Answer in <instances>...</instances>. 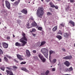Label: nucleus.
<instances>
[{
	"instance_id": "obj_1",
	"label": "nucleus",
	"mask_w": 75,
	"mask_h": 75,
	"mask_svg": "<svg viewBox=\"0 0 75 75\" xmlns=\"http://www.w3.org/2000/svg\"><path fill=\"white\" fill-rule=\"evenodd\" d=\"M23 37L20 40V42H22V46H24L26 44H27V39L25 37V34L23 33H22Z\"/></svg>"
},
{
	"instance_id": "obj_2",
	"label": "nucleus",
	"mask_w": 75,
	"mask_h": 75,
	"mask_svg": "<svg viewBox=\"0 0 75 75\" xmlns=\"http://www.w3.org/2000/svg\"><path fill=\"white\" fill-rule=\"evenodd\" d=\"M44 12H43V8H39L37 12V18L38 20L40 19V18L42 17V16L43 15Z\"/></svg>"
},
{
	"instance_id": "obj_3",
	"label": "nucleus",
	"mask_w": 75,
	"mask_h": 75,
	"mask_svg": "<svg viewBox=\"0 0 75 75\" xmlns=\"http://www.w3.org/2000/svg\"><path fill=\"white\" fill-rule=\"evenodd\" d=\"M40 52L43 54L45 57L47 58L48 55V50L46 48H42L40 50Z\"/></svg>"
},
{
	"instance_id": "obj_4",
	"label": "nucleus",
	"mask_w": 75,
	"mask_h": 75,
	"mask_svg": "<svg viewBox=\"0 0 75 75\" xmlns=\"http://www.w3.org/2000/svg\"><path fill=\"white\" fill-rule=\"evenodd\" d=\"M38 56L39 57H40V58L42 61V62H45V61H46V59L44 57L42 54H39L38 55Z\"/></svg>"
},
{
	"instance_id": "obj_5",
	"label": "nucleus",
	"mask_w": 75,
	"mask_h": 75,
	"mask_svg": "<svg viewBox=\"0 0 75 75\" xmlns=\"http://www.w3.org/2000/svg\"><path fill=\"white\" fill-rule=\"evenodd\" d=\"M5 4L6 6L8 8L10 9V2L8 1H5Z\"/></svg>"
},
{
	"instance_id": "obj_6",
	"label": "nucleus",
	"mask_w": 75,
	"mask_h": 75,
	"mask_svg": "<svg viewBox=\"0 0 75 75\" xmlns=\"http://www.w3.org/2000/svg\"><path fill=\"white\" fill-rule=\"evenodd\" d=\"M2 46L4 48H7L8 44L5 42H4L2 43Z\"/></svg>"
},
{
	"instance_id": "obj_7",
	"label": "nucleus",
	"mask_w": 75,
	"mask_h": 75,
	"mask_svg": "<svg viewBox=\"0 0 75 75\" xmlns=\"http://www.w3.org/2000/svg\"><path fill=\"white\" fill-rule=\"evenodd\" d=\"M72 56H66L63 57L64 59H72Z\"/></svg>"
},
{
	"instance_id": "obj_8",
	"label": "nucleus",
	"mask_w": 75,
	"mask_h": 75,
	"mask_svg": "<svg viewBox=\"0 0 75 75\" xmlns=\"http://www.w3.org/2000/svg\"><path fill=\"white\" fill-rule=\"evenodd\" d=\"M26 55L28 57H30L31 55V54H30V52L28 50H26Z\"/></svg>"
},
{
	"instance_id": "obj_9",
	"label": "nucleus",
	"mask_w": 75,
	"mask_h": 75,
	"mask_svg": "<svg viewBox=\"0 0 75 75\" xmlns=\"http://www.w3.org/2000/svg\"><path fill=\"white\" fill-rule=\"evenodd\" d=\"M17 58L19 59L20 60H23V58H22V57L19 54H17Z\"/></svg>"
},
{
	"instance_id": "obj_10",
	"label": "nucleus",
	"mask_w": 75,
	"mask_h": 75,
	"mask_svg": "<svg viewBox=\"0 0 75 75\" xmlns=\"http://www.w3.org/2000/svg\"><path fill=\"white\" fill-rule=\"evenodd\" d=\"M21 69L22 71H25V72H29V71L27 70V69H26V68L25 67H22L21 68Z\"/></svg>"
},
{
	"instance_id": "obj_11",
	"label": "nucleus",
	"mask_w": 75,
	"mask_h": 75,
	"mask_svg": "<svg viewBox=\"0 0 75 75\" xmlns=\"http://www.w3.org/2000/svg\"><path fill=\"white\" fill-rule=\"evenodd\" d=\"M64 64L66 65L67 67H69L70 65L69 62H68V61H66L64 62Z\"/></svg>"
},
{
	"instance_id": "obj_12",
	"label": "nucleus",
	"mask_w": 75,
	"mask_h": 75,
	"mask_svg": "<svg viewBox=\"0 0 75 75\" xmlns=\"http://www.w3.org/2000/svg\"><path fill=\"white\" fill-rule=\"evenodd\" d=\"M32 27H34L35 26H37V23H35V22H33L32 23V24H31Z\"/></svg>"
},
{
	"instance_id": "obj_13",
	"label": "nucleus",
	"mask_w": 75,
	"mask_h": 75,
	"mask_svg": "<svg viewBox=\"0 0 75 75\" xmlns=\"http://www.w3.org/2000/svg\"><path fill=\"white\" fill-rule=\"evenodd\" d=\"M49 52H50L49 58H50V57H51V54H52V53H53V54H55V52L52 50L50 51Z\"/></svg>"
},
{
	"instance_id": "obj_14",
	"label": "nucleus",
	"mask_w": 75,
	"mask_h": 75,
	"mask_svg": "<svg viewBox=\"0 0 75 75\" xmlns=\"http://www.w3.org/2000/svg\"><path fill=\"white\" fill-rule=\"evenodd\" d=\"M69 23L71 24V25H73V26L74 27V26H75V23L74 22H73L72 21H69Z\"/></svg>"
},
{
	"instance_id": "obj_15",
	"label": "nucleus",
	"mask_w": 75,
	"mask_h": 75,
	"mask_svg": "<svg viewBox=\"0 0 75 75\" xmlns=\"http://www.w3.org/2000/svg\"><path fill=\"white\" fill-rule=\"evenodd\" d=\"M46 43V42L45 41L42 42L41 43L40 45L39 46V47H41V46H42V45H44V44H45Z\"/></svg>"
},
{
	"instance_id": "obj_16",
	"label": "nucleus",
	"mask_w": 75,
	"mask_h": 75,
	"mask_svg": "<svg viewBox=\"0 0 75 75\" xmlns=\"http://www.w3.org/2000/svg\"><path fill=\"white\" fill-rule=\"evenodd\" d=\"M21 12L24 14H26L27 13V11L25 9H23L22 11Z\"/></svg>"
},
{
	"instance_id": "obj_17",
	"label": "nucleus",
	"mask_w": 75,
	"mask_h": 75,
	"mask_svg": "<svg viewBox=\"0 0 75 75\" xmlns=\"http://www.w3.org/2000/svg\"><path fill=\"white\" fill-rule=\"evenodd\" d=\"M56 37L58 38L59 40H61V39H62V37L60 35H57L56 36Z\"/></svg>"
},
{
	"instance_id": "obj_18",
	"label": "nucleus",
	"mask_w": 75,
	"mask_h": 75,
	"mask_svg": "<svg viewBox=\"0 0 75 75\" xmlns=\"http://www.w3.org/2000/svg\"><path fill=\"white\" fill-rule=\"evenodd\" d=\"M15 45L16 46H18V47L21 46V44L18 43V42H16V43Z\"/></svg>"
},
{
	"instance_id": "obj_19",
	"label": "nucleus",
	"mask_w": 75,
	"mask_h": 75,
	"mask_svg": "<svg viewBox=\"0 0 75 75\" xmlns=\"http://www.w3.org/2000/svg\"><path fill=\"white\" fill-rule=\"evenodd\" d=\"M57 30V26H55L53 29V30L54 31H55Z\"/></svg>"
},
{
	"instance_id": "obj_20",
	"label": "nucleus",
	"mask_w": 75,
	"mask_h": 75,
	"mask_svg": "<svg viewBox=\"0 0 75 75\" xmlns=\"http://www.w3.org/2000/svg\"><path fill=\"white\" fill-rule=\"evenodd\" d=\"M50 5H51V7H52L53 8H54L55 7V5L53 4L51 2L50 3Z\"/></svg>"
},
{
	"instance_id": "obj_21",
	"label": "nucleus",
	"mask_w": 75,
	"mask_h": 75,
	"mask_svg": "<svg viewBox=\"0 0 75 75\" xmlns=\"http://www.w3.org/2000/svg\"><path fill=\"white\" fill-rule=\"evenodd\" d=\"M4 59L5 61L6 62H8V59H7L6 57H4Z\"/></svg>"
},
{
	"instance_id": "obj_22",
	"label": "nucleus",
	"mask_w": 75,
	"mask_h": 75,
	"mask_svg": "<svg viewBox=\"0 0 75 75\" xmlns=\"http://www.w3.org/2000/svg\"><path fill=\"white\" fill-rule=\"evenodd\" d=\"M13 67L14 71H16V69H18V67L16 66H13Z\"/></svg>"
},
{
	"instance_id": "obj_23",
	"label": "nucleus",
	"mask_w": 75,
	"mask_h": 75,
	"mask_svg": "<svg viewBox=\"0 0 75 75\" xmlns=\"http://www.w3.org/2000/svg\"><path fill=\"white\" fill-rule=\"evenodd\" d=\"M36 31V30L34 28L32 30V31H30V32L31 33H33V32H35Z\"/></svg>"
},
{
	"instance_id": "obj_24",
	"label": "nucleus",
	"mask_w": 75,
	"mask_h": 75,
	"mask_svg": "<svg viewBox=\"0 0 75 75\" xmlns=\"http://www.w3.org/2000/svg\"><path fill=\"white\" fill-rule=\"evenodd\" d=\"M64 35L65 37H68V36L69 35V34L67 33H66L64 34Z\"/></svg>"
},
{
	"instance_id": "obj_25",
	"label": "nucleus",
	"mask_w": 75,
	"mask_h": 75,
	"mask_svg": "<svg viewBox=\"0 0 75 75\" xmlns=\"http://www.w3.org/2000/svg\"><path fill=\"white\" fill-rule=\"evenodd\" d=\"M64 25H65V23H61L59 27H60L61 26H62V27H64Z\"/></svg>"
},
{
	"instance_id": "obj_26",
	"label": "nucleus",
	"mask_w": 75,
	"mask_h": 75,
	"mask_svg": "<svg viewBox=\"0 0 75 75\" xmlns=\"http://www.w3.org/2000/svg\"><path fill=\"white\" fill-rule=\"evenodd\" d=\"M20 0H18L17 1H16L15 2V4H18V3H20Z\"/></svg>"
},
{
	"instance_id": "obj_27",
	"label": "nucleus",
	"mask_w": 75,
	"mask_h": 75,
	"mask_svg": "<svg viewBox=\"0 0 75 75\" xmlns=\"http://www.w3.org/2000/svg\"><path fill=\"white\" fill-rule=\"evenodd\" d=\"M3 54V52L0 49V55Z\"/></svg>"
},
{
	"instance_id": "obj_28",
	"label": "nucleus",
	"mask_w": 75,
	"mask_h": 75,
	"mask_svg": "<svg viewBox=\"0 0 75 75\" xmlns=\"http://www.w3.org/2000/svg\"><path fill=\"white\" fill-rule=\"evenodd\" d=\"M42 29V27H39L38 28V30H40V31H41Z\"/></svg>"
},
{
	"instance_id": "obj_29",
	"label": "nucleus",
	"mask_w": 75,
	"mask_h": 75,
	"mask_svg": "<svg viewBox=\"0 0 75 75\" xmlns=\"http://www.w3.org/2000/svg\"><path fill=\"white\" fill-rule=\"evenodd\" d=\"M50 71L49 70H47L45 72V74L46 75H48Z\"/></svg>"
},
{
	"instance_id": "obj_30",
	"label": "nucleus",
	"mask_w": 75,
	"mask_h": 75,
	"mask_svg": "<svg viewBox=\"0 0 75 75\" xmlns=\"http://www.w3.org/2000/svg\"><path fill=\"white\" fill-rule=\"evenodd\" d=\"M27 25V27L28 28H30L31 27H29V26H30V25L29 24V23H28L26 24Z\"/></svg>"
},
{
	"instance_id": "obj_31",
	"label": "nucleus",
	"mask_w": 75,
	"mask_h": 75,
	"mask_svg": "<svg viewBox=\"0 0 75 75\" xmlns=\"http://www.w3.org/2000/svg\"><path fill=\"white\" fill-rule=\"evenodd\" d=\"M1 69L4 71V69H5V67H1Z\"/></svg>"
},
{
	"instance_id": "obj_32",
	"label": "nucleus",
	"mask_w": 75,
	"mask_h": 75,
	"mask_svg": "<svg viewBox=\"0 0 75 75\" xmlns=\"http://www.w3.org/2000/svg\"><path fill=\"white\" fill-rule=\"evenodd\" d=\"M57 61L56 59H54L53 60L52 62L53 63H55Z\"/></svg>"
},
{
	"instance_id": "obj_33",
	"label": "nucleus",
	"mask_w": 75,
	"mask_h": 75,
	"mask_svg": "<svg viewBox=\"0 0 75 75\" xmlns=\"http://www.w3.org/2000/svg\"><path fill=\"white\" fill-rule=\"evenodd\" d=\"M34 59H35V60H39V59H38V58L37 57H34Z\"/></svg>"
},
{
	"instance_id": "obj_34",
	"label": "nucleus",
	"mask_w": 75,
	"mask_h": 75,
	"mask_svg": "<svg viewBox=\"0 0 75 75\" xmlns=\"http://www.w3.org/2000/svg\"><path fill=\"white\" fill-rule=\"evenodd\" d=\"M26 63V62H22L21 63V65H23V64H25Z\"/></svg>"
},
{
	"instance_id": "obj_35",
	"label": "nucleus",
	"mask_w": 75,
	"mask_h": 75,
	"mask_svg": "<svg viewBox=\"0 0 75 75\" xmlns=\"http://www.w3.org/2000/svg\"><path fill=\"white\" fill-rule=\"evenodd\" d=\"M47 15L48 16H50V15H52V13H51L50 12H48L47 13Z\"/></svg>"
},
{
	"instance_id": "obj_36",
	"label": "nucleus",
	"mask_w": 75,
	"mask_h": 75,
	"mask_svg": "<svg viewBox=\"0 0 75 75\" xmlns=\"http://www.w3.org/2000/svg\"><path fill=\"white\" fill-rule=\"evenodd\" d=\"M73 69H72V67H70L69 69V71H72L73 70Z\"/></svg>"
},
{
	"instance_id": "obj_37",
	"label": "nucleus",
	"mask_w": 75,
	"mask_h": 75,
	"mask_svg": "<svg viewBox=\"0 0 75 75\" xmlns=\"http://www.w3.org/2000/svg\"><path fill=\"white\" fill-rule=\"evenodd\" d=\"M7 69H8V70H9L10 71L12 69L11 68H9V67H6Z\"/></svg>"
},
{
	"instance_id": "obj_38",
	"label": "nucleus",
	"mask_w": 75,
	"mask_h": 75,
	"mask_svg": "<svg viewBox=\"0 0 75 75\" xmlns=\"http://www.w3.org/2000/svg\"><path fill=\"white\" fill-rule=\"evenodd\" d=\"M40 43H41V42H38L37 43V46H39V45H40Z\"/></svg>"
},
{
	"instance_id": "obj_39",
	"label": "nucleus",
	"mask_w": 75,
	"mask_h": 75,
	"mask_svg": "<svg viewBox=\"0 0 75 75\" xmlns=\"http://www.w3.org/2000/svg\"><path fill=\"white\" fill-rule=\"evenodd\" d=\"M13 61H14V62H16L17 63H18V61L15 59H13Z\"/></svg>"
},
{
	"instance_id": "obj_40",
	"label": "nucleus",
	"mask_w": 75,
	"mask_h": 75,
	"mask_svg": "<svg viewBox=\"0 0 75 75\" xmlns=\"http://www.w3.org/2000/svg\"><path fill=\"white\" fill-rule=\"evenodd\" d=\"M69 8V6H68L67 8H66V10H68Z\"/></svg>"
},
{
	"instance_id": "obj_41",
	"label": "nucleus",
	"mask_w": 75,
	"mask_h": 75,
	"mask_svg": "<svg viewBox=\"0 0 75 75\" xmlns=\"http://www.w3.org/2000/svg\"><path fill=\"white\" fill-rule=\"evenodd\" d=\"M6 57H8V58H11V57L9 56H8V55H6Z\"/></svg>"
},
{
	"instance_id": "obj_42",
	"label": "nucleus",
	"mask_w": 75,
	"mask_h": 75,
	"mask_svg": "<svg viewBox=\"0 0 75 75\" xmlns=\"http://www.w3.org/2000/svg\"><path fill=\"white\" fill-rule=\"evenodd\" d=\"M62 51H64V52H65L66 51L65 49H64V48H62Z\"/></svg>"
},
{
	"instance_id": "obj_43",
	"label": "nucleus",
	"mask_w": 75,
	"mask_h": 75,
	"mask_svg": "<svg viewBox=\"0 0 75 75\" xmlns=\"http://www.w3.org/2000/svg\"><path fill=\"white\" fill-rule=\"evenodd\" d=\"M32 52L33 53H34L35 54V53H36V52H37L36 51V50H33Z\"/></svg>"
},
{
	"instance_id": "obj_44",
	"label": "nucleus",
	"mask_w": 75,
	"mask_h": 75,
	"mask_svg": "<svg viewBox=\"0 0 75 75\" xmlns=\"http://www.w3.org/2000/svg\"><path fill=\"white\" fill-rule=\"evenodd\" d=\"M52 71H55V68H53L52 69Z\"/></svg>"
},
{
	"instance_id": "obj_45",
	"label": "nucleus",
	"mask_w": 75,
	"mask_h": 75,
	"mask_svg": "<svg viewBox=\"0 0 75 75\" xmlns=\"http://www.w3.org/2000/svg\"><path fill=\"white\" fill-rule=\"evenodd\" d=\"M7 40H10V37H8L7 38Z\"/></svg>"
},
{
	"instance_id": "obj_46",
	"label": "nucleus",
	"mask_w": 75,
	"mask_h": 75,
	"mask_svg": "<svg viewBox=\"0 0 75 75\" xmlns=\"http://www.w3.org/2000/svg\"><path fill=\"white\" fill-rule=\"evenodd\" d=\"M30 20H33V18H30L29 19Z\"/></svg>"
},
{
	"instance_id": "obj_47",
	"label": "nucleus",
	"mask_w": 75,
	"mask_h": 75,
	"mask_svg": "<svg viewBox=\"0 0 75 75\" xmlns=\"http://www.w3.org/2000/svg\"><path fill=\"white\" fill-rule=\"evenodd\" d=\"M59 34H60L61 35H62V32H59Z\"/></svg>"
},
{
	"instance_id": "obj_48",
	"label": "nucleus",
	"mask_w": 75,
	"mask_h": 75,
	"mask_svg": "<svg viewBox=\"0 0 75 75\" xmlns=\"http://www.w3.org/2000/svg\"><path fill=\"white\" fill-rule=\"evenodd\" d=\"M70 2L71 3H73L74 2V0H70Z\"/></svg>"
},
{
	"instance_id": "obj_49",
	"label": "nucleus",
	"mask_w": 75,
	"mask_h": 75,
	"mask_svg": "<svg viewBox=\"0 0 75 75\" xmlns=\"http://www.w3.org/2000/svg\"><path fill=\"white\" fill-rule=\"evenodd\" d=\"M54 7L55 8H56V9H58V8L57 6H54Z\"/></svg>"
},
{
	"instance_id": "obj_50",
	"label": "nucleus",
	"mask_w": 75,
	"mask_h": 75,
	"mask_svg": "<svg viewBox=\"0 0 75 75\" xmlns=\"http://www.w3.org/2000/svg\"><path fill=\"white\" fill-rule=\"evenodd\" d=\"M41 75H45V74L44 73H41Z\"/></svg>"
},
{
	"instance_id": "obj_51",
	"label": "nucleus",
	"mask_w": 75,
	"mask_h": 75,
	"mask_svg": "<svg viewBox=\"0 0 75 75\" xmlns=\"http://www.w3.org/2000/svg\"><path fill=\"white\" fill-rule=\"evenodd\" d=\"M36 35V34H33V35L34 36H35V35Z\"/></svg>"
},
{
	"instance_id": "obj_52",
	"label": "nucleus",
	"mask_w": 75,
	"mask_h": 75,
	"mask_svg": "<svg viewBox=\"0 0 75 75\" xmlns=\"http://www.w3.org/2000/svg\"><path fill=\"white\" fill-rule=\"evenodd\" d=\"M47 1V2H49V1H50V0H46Z\"/></svg>"
},
{
	"instance_id": "obj_53",
	"label": "nucleus",
	"mask_w": 75,
	"mask_h": 75,
	"mask_svg": "<svg viewBox=\"0 0 75 75\" xmlns=\"http://www.w3.org/2000/svg\"><path fill=\"white\" fill-rule=\"evenodd\" d=\"M15 0H11V1H14Z\"/></svg>"
},
{
	"instance_id": "obj_54",
	"label": "nucleus",
	"mask_w": 75,
	"mask_h": 75,
	"mask_svg": "<svg viewBox=\"0 0 75 75\" xmlns=\"http://www.w3.org/2000/svg\"><path fill=\"white\" fill-rule=\"evenodd\" d=\"M13 37H14V38L15 37V35H14L13 34Z\"/></svg>"
},
{
	"instance_id": "obj_55",
	"label": "nucleus",
	"mask_w": 75,
	"mask_h": 75,
	"mask_svg": "<svg viewBox=\"0 0 75 75\" xmlns=\"http://www.w3.org/2000/svg\"><path fill=\"white\" fill-rule=\"evenodd\" d=\"M64 71H65V72H67V70H64Z\"/></svg>"
},
{
	"instance_id": "obj_56",
	"label": "nucleus",
	"mask_w": 75,
	"mask_h": 75,
	"mask_svg": "<svg viewBox=\"0 0 75 75\" xmlns=\"http://www.w3.org/2000/svg\"><path fill=\"white\" fill-rule=\"evenodd\" d=\"M1 59H0V62H1Z\"/></svg>"
},
{
	"instance_id": "obj_57",
	"label": "nucleus",
	"mask_w": 75,
	"mask_h": 75,
	"mask_svg": "<svg viewBox=\"0 0 75 75\" xmlns=\"http://www.w3.org/2000/svg\"><path fill=\"white\" fill-rule=\"evenodd\" d=\"M4 28H5L6 29V28H7V27H4Z\"/></svg>"
},
{
	"instance_id": "obj_58",
	"label": "nucleus",
	"mask_w": 75,
	"mask_h": 75,
	"mask_svg": "<svg viewBox=\"0 0 75 75\" xmlns=\"http://www.w3.org/2000/svg\"><path fill=\"white\" fill-rule=\"evenodd\" d=\"M64 75H69L68 74H65Z\"/></svg>"
},
{
	"instance_id": "obj_59",
	"label": "nucleus",
	"mask_w": 75,
	"mask_h": 75,
	"mask_svg": "<svg viewBox=\"0 0 75 75\" xmlns=\"http://www.w3.org/2000/svg\"><path fill=\"white\" fill-rule=\"evenodd\" d=\"M41 1H44V0H41Z\"/></svg>"
},
{
	"instance_id": "obj_60",
	"label": "nucleus",
	"mask_w": 75,
	"mask_h": 75,
	"mask_svg": "<svg viewBox=\"0 0 75 75\" xmlns=\"http://www.w3.org/2000/svg\"><path fill=\"white\" fill-rule=\"evenodd\" d=\"M0 75H2V74H1V73H0Z\"/></svg>"
},
{
	"instance_id": "obj_61",
	"label": "nucleus",
	"mask_w": 75,
	"mask_h": 75,
	"mask_svg": "<svg viewBox=\"0 0 75 75\" xmlns=\"http://www.w3.org/2000/svg\"><path fill=\"white\" fill-rule=\"evenodd\" d=\"M71 9H70V11H71Z\"/></svg>"
},
{
	"instance_id": "obj_62",
	"label": "nucleus",
	"mask_w": 75,
	"mask_h": 75,
	"mask_svg": "<svg viewBox=\"0 0 75 75\" xmlns=\"http://www.w3.org/2000/svg\"><path fill=\"white\" fill-rule=\"evenodd\" d=\"M38 26H37V27H36V28H38Z\"/></svg>"
},
{
	"instance_id": "obj_63",
	"label": "nucleus",
	"mask_w": 75,
	"mask_h": 75,
	"mask_svg": "<svg viewBox=\"0 0 75 75\" xmlns=\"http://www.w3.org/2000/svg\"><path fill=\"white\" fill-rule=\"evenodd\" d=\"M28 3H30V2H28Z\"/></svg>"
},
{
	"instance_id": "obj_64",
	"label": "nucleus",
	"mask_w": 75,
	"mask_h": 75,
	"mask_svg": "<svg viewBox=\"0 0 75 75\" xmlns=\"http://www.w3.org/2000/svg\"><path fill=\"white\" fill-rule=\"evenodd\" d=\"M51 67H52V66H51Z\"/></svg>"
}]
</instances>
